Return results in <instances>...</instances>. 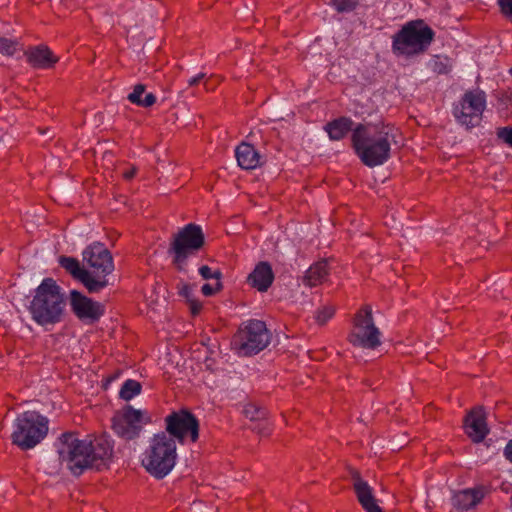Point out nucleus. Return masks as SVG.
<instances>
[{
    "instance_id": "42",
    "label": "nucleus",
    "mask_w": 512,
    "mask_h": 512,
    "mask_svg": "<svg viewBox=\"0 0 512 512\" xmlns=\"http://www.w3.org/2000/svg\"><path fill=\"white\" fill-rule=\"evenodd\" d=\"M511 505H512V497H511Z\"/></svg>"
},
{
    "instance_id": "19",
    "label": "nucleus",
    "mask_w": 512,
    "mask_h": 512,
    "mask_svg": "<svg viewBox=\"0 0 512 512\" xmlns=\"http://www.w3.org/2000/svg\"><path fill=\"white\" fill-rule=\"evenodd\" d=\"M25 55L27 62L37 69H49L58 62V57L45 45L30 47Z\"/></svg>"
},
{
    "instance_id": "32",
    "label": "nucleus",
    "mask_w": 512,
    "mask_h": 512,
    "mask_svg": "<svg viewBox=\"0 0 512 512\" xmlns=\"http://www.w3.org/2000/svg\"><path fill=\"white\" fill-rule=\"evenodd\" d=\"M433 71L438 74H447L450 71V66L448 65V59L437 56L433 60Z\"/></svg>"
},
{
    "instance_id": "25",
    "label": "nucleus",
    "mask_w": 512,
    "mask_h": 512,
    "mask_svg": "<svg viewBox=\"0 0 512 512\" xmlns=\"http://www.w3.org/2000/svg\"><path fill=\"white\" fill-rule=\"evenodd\" d=\"M178 294L185 298L189 303V307L193 315H197L200 312L202 304L194 298L192 287L189 284L180 283L178 285Z\"/></svg>"
},
{
    "instance_id": "4",
    "label": "nucleus",
    "mask_w": 512,
    "mask_h": 512,
    "mask_svg": "<svg viewBox=\"0 0 512 512\" xmlns=\"http://www.w3.org/2000/svg\"><path fill=\"white\" fill-rule=\"evenodd\" d=\"M177 462L176 442L165 432L155 434L142 454L141 464L156 479H163Z\"/></svg>"
},
{
    "instance_id": "12",
    "label": "nucleus",
    "mask_w": 512,
    "mask_h": 512,
    "mask_svg": "<svg viewBox=\"0 0 512 512\" xmlns=\"http://www.w3.org/2000/svg\"><path fill=\"white\" fill-rule=\"evenodd\" d=\"M150 421L146 411L135 409L131 405H126L117 411L112 419L115 433L126 439L132 440L139 436L143 424Z\"/></svg>"
},
{
    "instance_id": "35",
    "label": "nucleus",
    "mask_w": 512,
    "mask_h": 512,
    "mask_svg": "<svg viewBox=\"0 0 512 512\" xmlns=\"http://www.w3.org/2000/svg\"><path fill=\"white\" fill-rule=\"evenodd\" d=\"M221 289V282L220 280L215 281V283L210 284L206 283L202 286L201 291L205 296H212L216 292H218Z\"/></svg>"
},
{
    "instance_id": "3",
    "label": "nucleus",
    "mask_w": 512,
    "mask_h": 512,
    "mask_svg": "<svg viewBox=\"0 0 512 512\" xmlns=\"http://www.w3.org/2000/svg\"><path fill=\"white\" fill-rule=\"evenodd\" d=\"M65 307L61 288L52 278H45L36 288L28 310L35 323L48 329L62 321Z\"/></svg>"
},
{
    "instance_id": "16",
    "label": "nucleus",
    "mask_w": 512,
    "mask_h": 512,
    "mask_svg": "<svg viewBox=\"0 0 512 512\" xmlns=\"http://www.w3.org/2000/svg\"><path fill=\"white\" fill-rule=\"evenodd\" d=\"M465 431L473 442L479 443L489 433L486 414L482 407L473 409L465 418Z\"/></svg>"
},
{
    "instance_id": "40",
    "label": "nucleus",
    "mask_w": 512,
    "mask_h": 512,
    "mask_svg": "<svg viewBox=\"0 0 512 512\" xmlns=\"http://www.w3.org/2000/svg\"><path fill=\"white\" fill-rule=\"evenodd\" d=\"M204 86H205V88H206L207 90H209L208 81H205Z\"/></svg>"
},
{
    "instance_id": "23",
    "label": "nucleus",
    "mask_w": 512,
    "mask_h": 512,
    "mask_svg": "<svg viewBox=\"0 0 512 512\" xmlns=\"http://www.w3.org/2000/svg\"><path fill=\"white\" fill-rule=\"evenodd\" d=\"M329 274L327 261H319L311 265L306 271L303 283L309 287H315L322 284Z\"/></svg>"
},
{
    "instance_id": "10",
    "label": "nucleus",
    "mask_w": 512,
    "mask_h": 512,
    "mask_svg": "<svg viewBox=\"0 0 512 512\" xmlns=\"http://www.w3.org/2000/svg\"><path fill=\"white\" fill-rule=\"evenodd\" d=\"M381 332L375 326L370 306H364L355 315L349 341L354 346L375 349L381 344Z\"/></svg>"
},
{
    "instance_id": "34",
    "label": "nucleus",
    "mask_w": 512,
    "mask_h": 512,
    "mask_svg": "<svg viewBox=\"0 0 512 512\" xmlns=\"http://www.w3.org/2000/svg\"><path fill=\"white\" fill-rule=\"evenodd\" d=\"M497 137L512 148V127H502L497 130Z\"/></svg>"
},
{
    "instance_id": "13",
    "label": "nucleus",
    "mask_w": 512,
    "mask_h": 512,
    "mask_svg": "<svg viewBox=\"0 0 512 512\" xmlns=\"http://www.w3.org/2000/svg\"><path fill=\"white\" fill-rule=\"evenodd\" d=\"M83 261L92 270L93 278L103 277L107 280V275L114 270L113 258L109 250L101 243H93L82 253Z\"/></svg>"
},
{
    "instance_id": "6",
    "label": "nucleus",
    "mask_w": 512,
    "mask_h": 512,
    "mask_svg": "<svg viewBox=\"0 0 512 512\" xmlns=\"http://www.w3.org/2000/svg\"><path fill=\"white\" fill-rule=\"evenodd\" d=\"M47 433L48 419L36 411H25L14 421L11 440L22 450H29L39 444Z\"/></svg>"
},
{
    "instance_id": "7",
    "label": "nucleus",
    "mask_w": 512,
    "mask_h": 512,
    "mask_svg": "<svg viewBox=\"0 0 512 512\" xmlns=\"http://www.w3.org/2000/svg\"><path fill=\"white\" fill-rule=\"evenodd\" d=\"M270 343V333L260 320L244 322L231 340V349L240 357L258 354Z\"/></svg>"
},
{
    "instance_id": "8",
    "label": "nucleus",
    "mask_w": 512,
    "mask_h": 512,
    "mask_svg": "<svg viewBox=\"0 0 512 512\" xmlns=\"http://www.w3.org/2000/svg\"><path fill=\"white\" fill-rule=\"evenodd\" d=\"M205 237L199 225L189 223L173 237L169 252L173 262L181 271L185 269L187 259L196 254L204 245Z\"/></svg>"
},
{
    "instance_id": "30",
    "label": "nucleus",
    "mask_w": 512,
    "mask_h": 512,
    "mask_svg": "<svg viewBox=\"0 0 512 512\" xmlns=\"http://www.w3.org/2000/svg\"><path fill=\"white\" fill-rule=\"evenodd\" d=\"M501 15L512 23V0H497Z\"/></svg>"
},
{
    "instance_id": "5",
    "label": "nucleus",
    "mask_w": 512,
    "mask_h": 512,
    "mask_svg": "<svg viewBox=\"0 0 512 512\" xmlns=\"http://www.w3.org/2000/svg\"><path fill=\"white\" fill-rule=\"evenodd\" d=\"M434 37L435 32L423 20H412L392 37V51L397 56H417L429 48Z\"/></svg>"
},
{
    "instance_id": "21",
    "label": "nucleus",
    "mask_w": 512,
    "mask_h": 512,
    "mask_svg": "<svg viewBox=\"0 0 512 512\" xmlns=\"http://www.w3.org/2000/svg\"><path fill=\"white\" fill-rule=\"evenodd\" d=\"M238 165L245 170H253L261 164V156L253 145L243 142L235 149Z\"/></svg>"
},
{
    "instance_id": "20",
    "label": "nucleus",
    "mask_w": 512,
    "mask_h": 512,
    "mask_svg": "<svg viewBox=\"0 0 512 512\" xmlns=\"http://www.w3.org/2000/svg\"><path fill=\"white\" fill-rule=\"evenodd\" d=\"M274 273L269 263L260 262L248 277V282L260 292H265L272 285Z\"/></svg>"
},
{
    "instance_id": "9",
    "label": "nucleus",
    "mask_w": 512,
    "mask_h": 512,
    "mask_svg": "<svg viewBox=\"0 0 512 512\" xmlns=\"http://www.w3.org/2000/svg\"><path fill=\"white\" fill-rule=\"evenodd\" d=\"M486 108V94L479 89L464 93L453 107V116L466 129L478 126Z\"/></svg>"
},
{
    "instance_id": "37",
    "label": "nucleus",
    "mask_w": 512,
    "mask_h": 512,
    "mask_svg": "<svg viewBox=\"0 0 512 512\" xmlns=\"http://www.w3.org/2000/svg\"><path fill=\"white\" fill-rule=\"evenodd\" d=\"M504 456L512 463V439L506 444L504 448Z\"/></svg>"
},
{
    "instance_id": "11",
    "label": "nucleus",
    "mask_w": 512,
    "mask_h": 512,
    "mask_svg": "<svg viewBox=\"0 0 512 512\" xmlns=\"http://www.w3.org/2000/svg\"><path fill=\"white\" fill-rule=\"evenodd\" d=\"M167 435L179 443H195L199 438V422L187 410L172 412L165 418Z\"/></svg>"
},
{
    "instance_id": "22",
    "label": "nucleus",
    "mask_w": 512,
    "mask_h": 512,
    "mask_svg": "<svg viewBox=\"0 0 512 512\" xmlns=\"http://www.w3.org/2000/svg\"><path fill=\"white\" fill-rule=\"evenodd\" d=\"M353 129V121L349 117H339L324 126V130L333 141L342 140L350 131L353 132Z\"/></svg>"
},
{
    "instance_id": "39",
    "label": "nucleus",
    "mask_w": 512,
    "mask_h": 512,
    "mask_svg": "<svg viewBox=\"0 0 512 512\" xmlns=\"http://www.w3.org/2000/svg\"><path fill=\"white\" fill-rule=\"evenodd\" d=\"M136 174V168L135 167H131L129 169H127L126 171H124L122 173L123 177L126 179V180H131Z\"/></svg>"
},
{
    "instance_id": "26",
    "label": "nucleus",
    "mask_w": 512,
    "mask_h": 512,
    "mask_svg": "<svg viewBox=\"0 0 512 512\" xmlns=\"http://www.w3.org/2000/svg\"><path fill=\"white\" fill-rule=\"evenodd\" d=\"M142 391L141 384L133 379L126 380L119 391V396L125 401H130L134 397L138 396Z\"/></svg>"
},
{
    "instance_id": "14",
    "label": "nucleus",
    "mask_w": 512,
    "mask_h": 512,
    "mask_svg": "<svg viewBox=\"0 0 512 512\" xmlns=\"http://www.w3.org/2000/svg\"><path fill=\"white\" fill-rule=\"evenodd\" d=\"M70 306L78 319L87 323L98 321L105 312L104 306L76 290L70 292Z\"/></svg>"
},
{
    "instance_id": "17",
    "label": "nucleus",
    "mask_w": 512,
    "mask_h": 512,
    "mask_svg": "<svg viewBox=\"0 0 512 512\" xmlns=\"http://www.w3.org/2000/svg\"><path fill=\"white\" fill-rule=\"evenodd\" d=\"M353 488L360 505L366 512H383L377 504L372 487L358 474L353 475Z\"/></svg>"
},
{
    "instance_id": "24",
    "label": "nucleus",
    "mask_w": 512,
    "mask_h": 512,
    "mask_svg": "<svg viewBox=\"0 0 512 512\" xmlns=\"http://www.w3.org/2000/svg\"><path fill=\"white\" fill-rule=\"evenodd\" d=\"M146 87L143 84H137L134 86L133 91L128 95L127 99L132 103L140 107L148 108L156 103V96L153 93H145Z\"/></svg>"
},
{
    "instance_id": "33",
    "label": "nucleus",
    "mask_w": 512,
    "mask_h": 512,
    "mask_svg": "<svg viewBox=\"0 0 512 512\" xmlns=\"http://www.w3.org/2000/svg\"><path fill=\"white\" fill-rule=\"evenodd\" d=\"M199 274L205 280L214 279L218 281L221 278V272L219 270H212L207 265H203L199 268Z\"/></svg>"
},
{
    "instance_id": "27",
    "label": "nucleus",
    "mask_w": 512,
    "mask_h": 512,
    "mask_svg": "<svg viewBox=\"0 0 512 512\" xmlns=\"http://www.w3.org/2000/svg\"><path fill=\"white\" fill-rule=\"evenodd\" d=\"M18 42L14 39L0 38V53L5 56H12L17 51Z\"/></svg>"
},
{
    "instance_id": "2",
    "label": "nucleus",
    "mask_w": 512,
    "mask_h": 512,
    "mask_svg": "<svg viewBox=\"0 0 512 512\" xmlns=\"http://www.w3.org/2000/svg\"><path fill=\"white\" fill-rule=\"evenodd\" d=\"M398 135V129L388 123H360L353 129L351 144L361 162L372 168L390 159L391 148L397 144Z\"/></svg>"
},
{
    "instance_id": "28",
    "label": "nucleus",
    "mask_w": 512,
    "mask_h": 512,
    "mask_svg": "<svg viewBox=\"0 0 512 512\" xmlns=\"http://www.w3.org/2000/svg\"><path fill=\"white\" fill-rule=\"evenodd\" d=\"M331 3L338 12L343 13L353 11L357 7L359 0H331Z\"/></svg>"
},
{
    "instance_id": "29",
    "label": "nucleus",
    "mask_w": 512,
    "mask_h": 512,
    "mask_svg": "<svg viewBox=\"0 0 512 512\" xmlns=\"http://www.w3.org/2000/svg\"><path fill=\"white\" fill-rule=\"evenodd\" d=\"M335 310L333 307L325 306L319 309L316 313V321L317 323L323 325L327 323L334 315Z\"/></svg>"
},
{
    "instance_id": "31",
    "label": "nucleus",
    "mask_w": 512,
    "mask_h": 512,
    "mask_svg": "<svg viewBox=\"0 0 512 512\" xmlns=\"http://www.w3.org/2000/svg\"><path fill=\"white\" fill-rule=\"evenodd\" d=\"M244 414L247 418H250L251 420H259L264 417L265 411L256 407L253 404H248L244 408Z\"/></svg>"
},
{
    "instance_id": "38",
    "label": "nucleus",
    "mask_w": 512,
    "mask_h": 512,
    "mask_svg": "<svg viewBox=\"0 0 512 512\" xmlns=\"http://www.w3.org/2000/svg\"><path fill=\"white\" fill-rule=\"evenodd\" d=\"M254 429L257 430L258 433L261 435H269V433H270V429H269L267 423H264L263 427H262V424H258L256 427H254Z\"/></svg>"
},
{
    "instance_id": "41",
    "label": "nucleus",
    "mask_w": 512,
    "mask_h": 512,
    "mask_svg": "<svg viewBox=\"0 0 512 512\" xmlns=\"http://www.w3.org/2000/svg\"><path fill=\"white\" fill-rule=\"evenodd\" d=\"M510 72H511V74H512V68H511Z\"/></svg>"
},
{
    "instance_id": "15",
    "label": "nucleus",
    "mask_w": 512,
    "mask_h": 512,
    "mask_svg": "<svg viewBox=\"0 0 512 512\" xmlns=\"http://www.w3.org/2000/svg\"><path fill=\"white\" fill-rule=\"evenodd\" d=\"M59 264L69 272L73 278L80 281L90 293L99 292L108 285V280H104L103 277L93 278L91 272L81 267L76 258L61 256L59 258Z\"/></svg>"
},
{
    "instance_id": "18",
    "label": "nucleus",
    "mask_w": 512,
    "mask_h": 512,
    "mask_svg": "<svg viewBox=\"0 0 512 512\" xmlns=\"http://www.w3.org/2000/svg\"><path fill=\"white\" fill-rule=\"evenodd\" d=\"M482 488L465 489L454 493L452 506L455 512H467L474 509L483 499Z\"/></svg>"
},
{
    "instance_id": "1",
    "label": "nucleus",
    "mask_w": 512,
    "mask_h": 512,
    "mask_svg": "<svg viewBox=\"0 0 512 512\" xmlns=\"http://www.w3.org/2000/svg\"><path fill=\"white\" fill-rule=\"evenodd\" d=\"M59 459L74 475H81L86 469L101 470L108 467L113 444L106 436L93 439H79L76 434L63 433L57 442Z\"/></svg>"
},
{
    "instance_id": "36",
    "label": "nucleus",
    "mask_w": 512,
    "mask_h": 512,
    "mask_svg": "<svg viewBox=\"0 0 512 512\" xmlns=\"http://www.w3.org/2000/svg\"><path fill=\"white\" fill-rule=\"evenodd\" d=\"M205 76H206L205 73H199L196 76L191 77L188 80L189 86L197 85L198 83H200L205 78Z\"/></svg>"
}]
</instances>
